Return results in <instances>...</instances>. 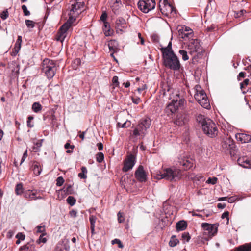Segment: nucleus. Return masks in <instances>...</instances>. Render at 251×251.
Instances as JSON below:
<instances>
[{
    "instance_id": "41",
    "label": "nucleus",
    "mask_w": 251,
    "mask_h": 251,
    "mask_svg": "<svg viewBox=\"0 0 251 251\" xmlns=\"http://www.w3.org/2000/svg\"><path fill=\"white\" fill-rule=\"evenodd\" d=\"M96 159L99 163H101L104 159V155L101 152H99L96 155Z\"/></svg>"
},
{
    "instance_id": "37",
    "label": "nucleus",
    "mask_w": 251,
    "mask_h": 251,
    "mask_svg": "<svg viewBox=\"0 0 251 251\" xmlns=\"http://www.w3.org/2000/svg\"><path fill=\"white\" fill-rule=\"evenodd\" d=\"M183 29H184V28L182 27V29H180L179 30V32L180 33V34H182V38H184L185 37H189L190 35H191L192 34V31L183 32Z\"/></svg>"
},
{
    "instance_id": "56",
    "label": "nucleus",
    "mask_w": 251,
    "mask_h": 251,
    "mask_svg": "<svg viewBox=\"0 0 251 251\" xmlns=\"http://www.w3.org/2000/svg\"><path fill=\"white\" fill-rule=\"evenodd\" d=\"M25 236H16L18 239L16 241V244H20L21 241H23L25 240Z\"/></svg>"
},
{
    "instance_id": "33",
    "label": "nucleus",
    "mask_w": 251,
    "mask_h": 251,
    "mask_svg": "<svg viewBox=\"0 0 251 251\" xmlns=\"http://www.w3.org/2000/svg\"><path fill=\"white\" fill-rule=\"evenodd\" d=\"M21 47V45L15 43V46L14 48V50L12 52V55L13 56H15L20 51Z\"/></svg>"
},
{
    "instance_id": "51",
    "label": "nucleus",
    "mask_w": 251,
    "mask_h": 251,
    "mask_svg": "<svg viewBox=\"0 0 251 251\" xmlns=\"http://www.w3.org/2000/svg\"><path fill=\"white\" fill-rule=\"evenodd\" d=\"M107 17V15L106 13V12H103L101 14L100 19V20L101 21H102L103 22V23H104L105 22H107L106 21Z\"/></svg>"
},
{
    "instance_id": "38",
    "label": "nucleus",
    "mask_w": 251,
    "mask_h": 251,
    "mask_svg": "<svg viewBox=\"0 0 251 251\" xmlns=\"http://www.w3.org/2000/svg\"><path fill=\"white\" fill-rule=\"evenodd\" d=\"M179 53L180 54V55H182V59L184 61H186L188 60L189 57L187 54V52L183 50H180L179 51Z\"/></svg>"
},
{
    "instance_id": "53",
    "label": "nucleus",
    "mask_w": 251,
    "mask_h": 251,
    "mask_svg": "<svg viewBox=\"0 0 251 251\" xmlns=\"http://www.w3.org/2000/svg\"><path fill=\"white\" fill-rule=\"evenodd\" d=\"M228 216H229V212L228 211L224 212L222 214L221 218L222 219L226 218L227 220V223H228V220H229Z\"/></svg>"
},
{
    "instance_id": "42",
    "label": "nucleus",
    "mask_w": 251,
    "mask_h": 251,
    "mask_svg": "<svg viewBox=\"0 0 251 251\" xmlns=\"http://www.w3.org/2000/svg\"><path fill=\"white\" fill-rule=\"evenodd\" d=\"M25 24L28 28H33L35 26L34 22L30 20H26Z\"/></svg>"
},
{
    "instance_id": "61",
    "label": "nucleus",
    "mask_w": 251,
    "mask_h": 251,
    "mask_svg": "<svg viewBox=\"0 0 251 251\" xmlns=\"http://www.w3.org/2000/svg\"><path fill=\"white\" fill-rule=\"evenodd\" d=\"M167 220L166 219H161V220L159 221V224L160 225V226H161V228L162 229V226H164V225L166 224H165V222Z\"/></svg>"
},
{
    "instance_id": "45",
    "label": "nucleus",
    "mask_w": 251,
    "mask_h": 251,
    "mask_svg": "<svg viewBox=\"0 0 251 251\" xmlns=\"http://www.w3.org/2000/svg\"><path fill=\"white\" fill-rule=\"evenodd\" d=\"M217 181V178L216 177H212L210 178L209 177L207 180L206 181V183L208 184H215L216 183Z\"/></svg>"
},
{
    "instance_id": "44",
    "label": "nucleus",
    "mask_w": 251,
    "mask_h": 251,
    "mask_svg": "<svg viewBox=\"0 0 251 251\" xmlns=\"http://www.w3.org/2000/svg\"><path fill=\"white\" fill-rule=\"evenodd\" d=\"M9 15V13L7 10L3 11L0 14V17L2 20H5L7 18Z\"/></svg>"
},
{
    "instance_id": "48",
    "label": "nucleus",
    "mask_w": 251,
    "mask_h": 251,
    "mask_svg": "<svg viewBox=\"0 0 251 251\" xmlns=\"http://www.w3.org/2000/svg\"><path fill=\"white\" fill-rule=\"evenodd\" d=\"M185 102L186 101L184 99H180L179 97V99L177 101L178 107L179 106H183Z\"/></svg>"
},
{
    "instance_id": "13",
    "label": "nucleus",
    "mask_w": 251,
    "mask_h": 251,
    "mask_svg": "<svg viewBox=\"0 0 251 251\" xmlns=\"http://www.w3.org/2000/svg\"><path fill=\"white\" fill-rule=\"evenodd\" d=\"M170 99H172V100L171 102L168 104L167 109L173 113L176 112L177 109L178 108L177 101L179 99V94L177 93H173L170 96Z\"/></svg>"
},
{
    "instance_id": "19",
    "label": "nucleus",
    "mask_w": 251,
    "mask_h": 251,
    "mask_svg": "<svg viewBox=\"0 0 251 251\" xmlns=\"http://www.w3.org/2000/svg\"><path fill=\"white\" fill-rule=\"evenodd\" d=\"M235 136L236 139L242 143L248 142L251 140V136L250 135L244 133H238L236 134Z\"/></svg>"
},
{
    "instance_id": "18",
    "label": "nucleus",
    "mask_w": 251,
    "mask_h": 251,
    "mask_svg": "<svg viewBox=\"0 0 251 251\" xmlns=\"http://www.w3.org/2000/svg\"><path fill=\"white\" fill-rule=\"evenodd\" d=\"M201 87L199 85L196 86V93L195 94V99L196 100L199 102L201 100V99H203L206 96L205 92L202 90H199L198 89H200Z\"/></svg>"
},
{
    "instance_id": "64",
    "label": "nucleus",
    "mask_w": 251,
    "mask_h": 251,
    "mask_svg": "<svg viewBox=\"0 0 251 251\" xmlns=\"http://www.w3.org/2000/svg\"><path fill=\"white\" fill-rule=\"evenodd\" d=\"M97 146L98 147V148L100 151L102 150L103 149V144L100 142L98 143L97 144Z\"/></svg>"
},
{
    "instance_id": "21",
    "label": "nucleus",
    "mask_w": 251,
    "mask_h": 251,
    "mask_svg": "<svg viewBox=\"0 0 251 251\" xmlns=\"http://www.w3.org/2000/svg\"><path fill=\"white\" fill-rule=\"evenodd\" d=\"M36 191L27 190L24 191V196L26 199H28L30 200H34V198H35V196L36 195Z\"/></svg>"
},
{
    "instance_id": "14",
    "label": "nucleus",
    "mask_w": 251,
    "mask_h": 251,
    "mask_svg": "<svg viewBox=\"0 0 251 251\" xmlns=\"http://www.w3.org/2000/svg\"><path fill=\"white\" fill-rule=\"evenodd\" d=\"M155 5V2H147L143 0L139 1L137 4L138 8L145 13H147L154 9Z\"/></svg>"
},
{
    "instance_id": "16",
    "label": "nucleus",
    "mask_w": 251,
    "mask_h": 251,
    "mask_svg": "<svg viewBox=\"0 0 251 251\" xmlns=\"http://www.w3.org/2000/svg\"><path fill=\"white\" fill-rule=\"evenodd\" d=\"M237 162L239 165L245 168H251V160L246 156L240 157Z\"/></svg>"
},
{
    "instance_id": "26",
    "label": "nucleus",
    "mask_w": 251,
    "mask_h": 251,
    "mask_svg": "<svg viewBox=\"0 0 251 251\" xmlns=\"http://www.w3.org/2000/svg\"><path fill=\"white\" fill-rule=\"evenodd\" d=\"M185 123L184 117L181 115H177L176 119L175 121V123L178 126H182Z\"/></svg>"
},
{
    "instance_id": "17",
    "label": "nucleus",
    "mask_w": 251,
    "mask_h": 251,
    "mask_svg": "<svg viewBox=\"0 0 251 251\" xmlns=\"http://www.w3.org/2000/svg\"><path fill=\"white\" fill-rule=\"evenodd\" d=\"M189 47L191 49L193 50L191 53L192 52H200L201 51V46L197 39H192L189 44Z\"/></svg>"
},
{
    "instance_id": "59",
    "label": "nucleus",
    "mask_w": 251,
    "mask_h": 251,
    "mask_svg": "<svg viewBox=\"0 0 251 251\" xmlns=\"http://www.w3.org/2000/svg\"><path fill=\"white\" fill-rule=\"evenodd\" d=\"M71 189H72V187L71 185H69L66 188H64L63 189V191L64 192H65L66 193H67L68 194H71Z\"/></svg>"
},
{
    "instance_id": "28",
    "label": "nucleus",
    "mask_w": 251,
    "mask_h": 251,
    "mask_svg": "<svg viewBox=\"0 0 251 251\" xmlns=\"http://www.w3.org/2000/svg\"><path fill=\"white\" fill-rule=\"evenodd\" d=\"M179 241L178 239L176 238V236H171L170 240L169 242V245L171 247H174L176 246Z\"/></svg>"
},
{
    "instance_id": "20",
    "label": "nucleus",
    "mask_w": 251,
    "mask_h": 251,
    "mask_svg": "<svg viewBox=\"0 0 251 251\" xmlns=\"http://www.w3.org/2000/svg\"><path fill=\"white\" fill-rule=\"evenodd\" d=\"M231 251H251V243L240 245L231 250Z\"/></svg>"
},
{
    "instance_id": "47",
    "label": "nucleus",
    "mask_w": 251,
    "mask_h": 251,
    "mask_svg": "<svg viewBox=\"0 0 251 251\" xmlns=\"http://www.w3.org/2000/svg\"><path fill=\"white\" fill-rule=\"evenodd\" d=\"M22 9L23 10L25 16H28L30 15V12L27 10V7L25 5L22 6Z\"/></svg>"
},
{
    "instance_id": "2",
    "label": "nucleus",
    "mask_w": 251,
    "mask_h": 251,
    "mask_svg": "<svg viewBox=\"0 0 251 251\" xmlns=\"http://www.w3.org/2000/svg\"><path fill=\"white\" fill-rule=\"evenodd\" d=\"M162 55L164 66L171 70L178 71L181 67V64L178 58L174 51H170L166 50Z\"/></svg>"
},
{
    "instance_id": "36",
    "label": "nucleus",
    "mask_w": 251,
    "mask_h": 251,
    "mask_svg": "<svg viewBox=\"0 0 251 251\" xmlns=\"http://www.w3.org/2000/svg\"><path fill=\"white\" fill-rule=\"evenodd\" d=\"M208 118H204V116L200 114L196 117V120L198 123H201V126H202V124H204V122L206 120H207Z\"/></svg>"
},
{
    "instance_id": "50",
    "label": "nucleus",
    "mask_w": 251,
    "mask_h": 251,
    "mask_svg": "<svg viewBox=\"0 0 251 251\" xmlns=\"http://www.w3.org/2000/svg\"><path fill=\"white\" fill-rule=\"evenodd\" d=\"M249 80L248 79H246L244 81L240 83V88L242 90L244 88L245 86H247L249 84Z\"/></svg>"
},
{
    "instance_id": "29",
    "label": "nucleus",
    "mask_w": 251,
    "mask_h": 251,
    "mask_svg": "<svg viewBox=\"0 0 251 251\" xmlns=\"http://www.w3.org/2000/svg\"><path fill=\"white\" fill-rule=\"evenodd\" d=\"M23 184L21 183H18L16 185V188H15V193L17 195H21V194L23 193Z\"/></svg>"
},
{
    "instance_id": "7",
    "label": "nucleus",
    "mask_w": 251,
    "mask_h": 251,
    "mask_svg": "<svg viewBox=\"0 0 251 251\" xmlns=\"http://www.w3.org/2000/svg\"><path fill=\"white\" fill-rule=\"evenodd\" d=\"M159 9L162 14L167 17L174 16L176 14V9L168 3L167 0L160 1Z\"/></svg>"
},
{
    "instance_id": "3",
    "label": "nucleus",
    "mask_w": 251,
    "mask_h": 251,
    "mask_svg": "<svg viewBox=\"0 0 251 251\" xmlns=\"http://www.w3.org/2000/svg\"><path fill=\"white\" fill-rule=\"evenodd\" d=\"M151 125V120L148 117H145L139 121L138 125L133 131V134L131 135V138L135 141L139 137L143 138L146 134V130L149 128Z\"/></svg>"
},
{
    "instance_id": "58",
    "label": "nucleus",
    "mask_w": 251,
    "mask_h": 251,
    "mask_svg": "<svg viewBox=\"0 0 251 251\" xmlns=\"http://www.w3.org/2000/svg\"><path fill=\"white\" fill-rule=\"evenodd\" d=\"M132 101L133 103L137 104L141 101V99L138 97L132 98Z\"/></svg>"
},
{
    "instance_id": "31",
    "label": "nucleus",
    "mask_w": 251,
    "mask_h": 251,
    "mask_svg": "<svg viewBox=\"0 0 251 251\" xmlns=\"http://www.w3.org/2000/svg\"><path fill=\"white\" fill-rule=\"evenodd\" d=\"M87 172V171L86 168L85 167H82L81 168V172L79 173L78 176L81 178L85 179L87 177V176L86 175Z\"/></svg>"
},
{
    "instance_id": "52",
    "label": "nucleus",
    "mask_w": 251,
    "mask_h": 251,
    "mask_svg": "<svg viewBox=\"0 0 251 251\" xmlns=\"http://www.w3.org/2000/svg\"><path fill=\"white\" fill-rule=\"evenodd\" d=\"M43 236H40L39 238L37 240V244H40L41 242L45 243L47 242L46 238H43Z\"/></svg>"
},
{
    "instance_id": "8",
    "label": "nucleus",
    "mask_w": 251,
    "mask_h": 251,
    "mask_svg": "<svg viewBox=\"0 0 251 251\" xmlns=\"http://www.w3.org/2000/svg\"><path fill=\"white\" fill-rule=\"evenodd\" d=\"M235 148L234 142L230 137L225 138L222 143V150L226 153L232 154V151L234 150Z\"/></svg>"
},
{
    "instance_id": "1",
    "label": "nucleus",
    "mask_w": 251,
    "mask_h": 251,
    "mask_svg": "<svg viewBox=\"0 0 251 251\" xmlns=\"http://www.w3.org/2000/svg\"><path fill=\"white\" fill-rule=\"evenodd\" d=\"M182 176L181 170L176 167H171L164 169L159 172L155 176L158 179H165L170 181H177L181 179Z\"/></svg>"
},
{
    "instance_id": "5",
    "label": "nucleus",
    "mask_w": 251,
    "mask_h": 251,
    "mask_svg": "<svg viewBox=\"0 0 251 251\" xmlns=\"http://www.w3.org/2000/svg\"><path fill=\"white\" fill-rule=\"evenodd\" d=\"M42 72L48 79L52 78L56 73V65L53 61L45 59L43 62Z\"/></svg>"
},
{
    "instance_id": "49",
    "label": "nucleus",
    "mask_w": 251,
    "mask_h": 251,
    "mask_svg": "<svg viewBox=\"0 0 251 251\" xmlns=\"http://www.w3.org/2000/svg\"><path fill=\"white\" fill-rule=\"evenodd\" d=\"M31 248L29 246V244H28L27 245H24V246H23L22 247H20V250H25L26 251H30V250H31Z\"/></svg>"
},
{
    "instance_id": "27",
    "label": "nucleus",
    "mask_w": 251,
    "mask_h": 251,
    "mask_svg": "<svg viewBox=\"0 0 251 251\" xmlns=\"http://www.w3.org/2000/svg\"><path fill=\"white\" fill-rule=\"evenodd\" d=\"M42 170V169L40 165L39 164V163H36V164L33 165V171L34 174L36 176H39L41 174Z\"/></svg>"
},
{
    "instance_id": "30",
    "label": "nucleus",
    "mask_w": 251,
    "mask_h": 251,
    "mask_svg": "<svg viewBox=\"0 0 251 251\" xmlns=\"http://www.w3.org/2000/svg\"><path fill=\"white\" fill-rule=\"evenodd\" d=\"M32 110L34 112L38 113L42 109V106L39 102H34L32 104Z\"/></svg>"
},
{
    "instance_id": "24",
    "label": "nucleus",
    "mask_w": 251,
    "mask_h": 251,
    "mask_svg": "<svg viewBox=\"0 0 251 251\" xmlns=\"http://www.w3.org/2000/svg\"><path fill=\"white\" fill-rule=\"evenodd\" d=\"M199 103L205 109H208L210 108V105L207 96H206L203 99H201V100L199 102Z\"/></svg>"
},
{
    "instance_id": "23",
    "label": "nucleus",
    "mask_w": 251,
    "mask_h": 251,
    "mask_svg": "<svg viewBox=\"0 0 251 251\" xmlns=\"http://www.w3.org/2000/svg\"><path fill=\"white\" fill-rule=\"evenodd\" d=\"M187 225L185 221L183 220L179 221L176 224V229L177 231H183L186 229Z\"/></svg>"
},
{
    "instance_id": "22",
    "label": "nucleus",
    "mask_w": 251,
    "mask_h": 251,
    "mask_svg": "<svg viewBox=\"0 0 251 251\" xmlns=\"http://www.w3.org/2000/svg\"><path fill=\"white\" fill-rule=\"evenodd\" d=\"M69 246L67 243H58L54 251H69Z\"/></svg>"
},
{
    "instance_id": "60",
    "label": "nucleus",
    "mask_w": 251,
    "mask_h": 251,
    "mask_svg": "<svg viewBox=\"0 0 251 251\" xmlns=\"http://www.w3.org/2000/svg\"><path fill=\"white\" fill-rule=\"evenodd\" d=\"M43 141V139H41L35 143V145L37 147V148H39L42 146Z\"/></svg>"
},
{
    "instance_id": "10",
    "label": "nucleus",
    "mask_w": 251,
    "mask_h": 251,
    "mask_svg": "<svg viewBox=\"0 0 251 251\" xmlns=\"http://www.w3.org/2000/svg\"><path fill=\"white\" fill-rule=\"evenodd\" d=\"M136 162V157L133 154H130L127 155L124 161V166L122 168L123 171L126 172L132 169L135 164Z\"/></svg>"
},
{
    "instance_id": "46",
    "label": "nucleus",
    "mask_w": 251,
    "mask_h": 251,
    "mask_svg": "<svg viewBox=\"0 0 251 251\" xmlns=\"http://www.w3.org/2000/svg\"><path fill=\"white\" fill-rule=\"evenodd\" d=\"M56 181V185L58 186H61L63 184L64 180L62 176H59L57 178Z\"/></svg>"
},
{
    "instance_id": "39",
    "label": "nucleus",
    "mask_w": 251,
    "mask_h": 251,
    "mask_svg": "<svg viewBox=\"0 0 251 251\" xmlns=\"http://www.w3.org/2000/svg\"><path fill=\"white\" fill-rule=\"evenodd\" d=\"M67 202L71 206H73L76 202V200L72 196H69L67 199Z\"/></svg>"
},
{
    "instance_id": "25",
    "label": "nucleus",
    "mask_w": 251,
    "mask_h": 251,
    "mask_svg": "<svg viewBox=\"0 0 251 251\" xmlns=\"http://www.w3.org/2000/svg\"><path fill=\"white\" fill-rule=\"evenodd\" d=\"M103 31L106 36H110L111 32L110 31V27L109 24L108 22L103 23Z\"/></svg>"
},
{
    "instance_id": "9",
    "label": "nucleus",
    "mask_w": 251,
    "mask_h": 251,
    "mask_svg": "<svg viewBox=\"0 0 251 251\" xmlns=\"http://www.w3.org/2000/svg\"><path fill=\"white\" fill-rule=\"evenodd\" d=\"M218 226L217 224L202 223L201 227L204 231V235H214L217 232Z\"/></svg>"
},
{
    "instance_id": "4",
    "label": "nucleus",
    "mask_w": 251,
    "mask_h": 251,
    "mask_svg": "<svg viewBox=\"0 0 251 251\" xmlns=\"http://www.w3.org/2000/svg\"><path fill=\"white\" fill-rule=\"evenodd\" d=\"M84 6V1L75 0L69 7V19L67 22L72 24L76 19V17L81 13V9Z\"/></svg>"
},
{
    "instance_id": "40",
    "label": "nucleus",
    "mask_w": 251,
    "mask_h": 251,
    "mask_svg": "<svg viewBox=\"0 0 251 251\" xmlns=\"http://www.w3.org/2000/svg\"><path fill=\"white\" fill-rule=\"evenodd\" d=\"M166 50H167L170 51H173L172 49V43L171 42H169L167 47L161 48V51L162 53V55L164 54V53L166 51Z\"/></svg>"
},
{
    "instance_id": "35",
    "label": "nucleus",
    "mask_w": 251,
    "mask_h": 251,
    "mask_svg": "<svg viewBox=\"0 0 251 251\" xmlns=\"http://www.w3.org/2000/svg\"><path fill=\"white\" fill-rule=\"evenodd\" d=\"M89 220L91 223V227L92 231L94 230L95 224L96 221V217L93 215H91L89 217Z\"/></svg>"
},
{
    "instance_id": "12",
    "label": "nucleus",
    "mask_w": 251,
    "mask_h": 251,
    "mask_svg": "<svg viewBox=\"0 0 251 251\" xmlns=\"http://www.w3.org/2000/svg\"><path fill=\"white\" fill-rule=\"evenodd\" d=\"M71 24V23L67 22L61 26L56 37L57 41L62 42L65 40L67 34V32L70 27Z\"/></svg>"
},
{
    "instance_id": "15",
    "label": "nucleus",
    "mask_w": 251,
    "mask_h": 251,
    "mask_svg": "<svg viewBox=\"0 0 251 251\" xmlns=\"http://www.w3.org/2000/svg\"><path fill=\"white\" fill-rule=\"evenodd\" d=\"M136 178L140 182H145L146 181V175L142 166H139L135 173Z\"/></svg>"
},
{
    "instance_id": "54",
    "label": "nucleus",
    "mask_w": 251,
    "mask_h": 251,
    "mask_svg": "<svg viewBox=\"0 0 251 251\" xmlns=\"http://www.w3.org/2000/svg\"><path fill=\"white\" fill-rule=\"evenodd\" d=\"M33 118L32 116H29L27 121V126L29 127H32L33 126V124H30L31 120H33Z\"/></svg>"
},
{
    "instance_id": "57",
    "label": "nucleus",
    "mask_w": 251,
    "mask_h": 251,
    "mask_svg": "<svg viewBox=\"0 0 251 251\" xmlns=\"http://www.w3.org/2000/svg\"><path fill=\"white\" fill-rule=\"evenodd\" d=\"M27 151L26 150L23 153L20 164H21L25 161V160L27 157Z\"/></svg>"
},
{
    "instance_id": "32",
    "label": "nucleus",
    "mask_w": 251,
    "mask_h": 251,
    "mask_svg": "<svg viewBox=\"0 0 251 251\" xmlns=\"http://www.w3.org/2000/svg\"><path fill=\"white\" fill-rule=\"evenodd\" d=\"M126 24V20L122 17H120L116 21V25L118 27H122V25Z\"/></svg>"
},
{
    "instance_id": "62",
    "label": "nucleus",
    "mask_w": 251,
    "mask_h": 251,
    "mask_svg": "<svg viewBox=\"0 0 251 251\" xmlns=\"http://www.w3.org/2000/svg\"><path fill=\"white\" fill-rule=\"evenodd\" d=\"M187 177H188V178L189 179H194V178L195 177V175L194 174H192V173L190 174L189 173L187 175Z\"/></svg>"
},
{
    "instance_id": "43",
    "label": "nucleus",
    "mask_w": 251,
    "mask_h": 251,
    "mask_svg": "<svg viewBox=\"0 0 251 251\" xmlns=\"http://www.w3.org/2000/svg\"><path fill=\"white\" fill-rule=\"evenodd\" d=\"M112 83L113 85L114 86L113 87V88H115V87H118L119 86V82L118 81V77L117 76H113L112 78Z\"/></svg>"
},
{
    "instance_id": "63",
    "label": "nucleus",
    "mask_w": 251,
    "mask_h": 251,
    "mask_svg": "<svg viewBox=\"0 0 251 251\" xmlns=\"http://www.w3.org/2000/svg\"><path fill=\"white\" fill-rule=\"evenodd\" d=\"M70 215L73 217H75L76 216L77 212L75 210H72L70 212Z\"/></svg>"
},
{
    "instance_id": "55",
    "label": "nucleus",
    "mask_w": 251,
    "mask_h": 251,
    "mask_svg": "<svg viewBox=\"0 0 251 251\" xmlns=\"http://www.w3.org/2000/svg\"><path fill=\"white\" fill-rule=\"evenodd\" d=\"M118 220L119 223H122L124 221V218L121 212L118 213Z\"/></svg>"
},
{
    "instance_id": "11",
    "label": "nucleus",
    "mask_w": 251,
    "mask_h": 251,
    "mask_svg": "<svg viewBox=\"0 0 251 251\" xmlns=\"http://www.w3.org/2000/svg\"><path fill=\"white\" fill-rule=\"evenodd\" d=\"M178 163L184 167V169L187 170L193 167L194 160L185 154H182L178 157Z\"/></svg>"
},
{
    "instance_id": "34",
    "label": "nucleus",
    "mask_w": 251,
    "mask_h": 251,
    "mask_svg": "<svg viewBox=\"0 0 251 251\" xmlns=\"http://www.w3.org/2000/svg\"><path fill=\"white\" fill-rule=\"evenodd\" d=\"M45 226L44 225H39L37 226L36 233H41V235H45Z\"/></svg>"
},
{
    "instance_id": "6",
    "label": "nucleus",
    "mask_w": 251,
    "mask_h": 251,
    "mask_svg": "<svg viewBox=\"0 0 251 251\" xmlns=\"http://www.w3.org/2000/svg\"><path fill=\"white\" fill-rule=\"evenodd\" d=\"M204 133L210 137L216 136L218 134V129L215 123L210 119H207L202 126Z\"/></svg>"
}]
</instances>
